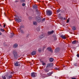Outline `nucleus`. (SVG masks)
<instances>
[{
    "label": "nucleus",
    "mask_w": 79,
    "mask_h": 79,
    "mask_svg": "<svg viewBox=\"0 0 79 79\" xmlns=\"http://www.w3.org/2000/svg\"><path fill=\"white\" fill-rule=\"evenodd\" d=\"M16 19H15V20L16 22L17 23H20L21 22V20L20 19V17L18 16V15H16L15 16Z\"/></svg>",
    "instance_id": "f257e3e1"
},
{
    "label": "nucleus",
    "mask_w": 79,
    "mask_h": 79,
    "mask_svg": "<svg viewBox=\"0 0 79 79\" xmlns=\"http://www.w3.org/2000/svg\"><path fill=\"white\" fill-rule=\"evenodd\" d=\"M13 53L15 58L17 59V58H18L19 57V56H18V53H17L16 52H15V51H13Z\"/></svg>",
    "instance_id": "f03ea898"
},
{
    "label": "nucleus",
    "mask_w": 79,
    "mask_h": 79,
    "mask_svg": "<svg viewBox=\"0 0 79 79\" xmlns=\"http://www.w3.org/2000/svg\"><path fill=\"white\" fill-rule=\"evenodd\" d=\"M35 20L38 23H40L41 21V18L39 16H37L35 18Z\"/></svg>",
    "instance_id": "7ed1b4c3"
},
{
    "label": "nucleus",
    "mask_w": 79,
    "mask_h": 79,
    "mask_svg": "<svg viewBox=\"0 0 79 79\" xmlns=\"http://www.w3.org/2000/svg\"><path fill=\"white\" fill-rule=\"evenodd\" d=\"M46 12L48 16H51V15H52V11L50 10H47Z\"/></svg>",
    "instance_id": "20e7f679"
},
{
    "label": "nucleus",
    "mask_w": 79,
    "mask_h": 79,
    "mask_svg": "<svg viewBox=\"0 0 79 79\" xmlns=\"http://www.w3.org/2000/svg\"><path fill=\"white\" fill-rule=\"evenodd\" d=\"M37 73H31V76L33 77H36V75Z\"/></svg>",
    "instance_id": "39448f33"
},
{
    "label": "nucleus",
    "mask_w": 79,
    "mask_h": 79,
    "mask_svg": "<svg viewBox=\"0 0 79 79\" xmlns=\"http://www.w3.org/2000/svg\"><path fill=\"white\" fill-rule=\"evenodd\" d=\"M53 66V64L52 63H49L47 65L46 68H49L51 67V66Z\"/></svg>",
    "instance_id": "423d86ee"
},
{
    "label": "nucleus",
    "mask_w": 79,
    "mask_h": 79,
    "mask_svg": "<svg viewBox=\"0 0 79 79\" xmlns=\"http://www.w3.org/2000/svg\"><path fill=\"white\" fill-rule=\"evenodd\" d=\"M15 66H18L20 65V63H19V62H15Z\"/></svg>",
    "instance_id": "0eeeda50"
},
{
    "label": "nucleus",
    "mask_w": 79,
    "mask_h": 79,
    "mask_svg": "<svg viewBox=\"0 0 79 79\" xmlns=\"http://www.w3.org/2000/svg\"><path fill=\"white\" fill-rule=\"evenodd\" d=\"M60 48H57L55 50V52L56 53H57V52H60Z\"/></svg>",
    "instance_id": "6e6552de"
},
{
    "label": "nucleus",
    "mask_w": 79,
    "mask_h": 79,
    "mask_svg": "<svg viewBox=\"0 0 79 79\" xmlns=\"http://www.w3.org/2000/svg\"><path fill=\"white\" fill-rule=\"evenodd\" d=\"M72 44H78V41L76 40L73 41L72 42Z\"/></svg>",
    "instance_id": "1a4fd4ad"
},
{
    "label": "nucleus",
    "mask_w": 79,
    "mask_h": 79,
    "mask_svg": "<svg viewBox=\"0 0 79 79\" xmlns=\"http://www.w3.org/2000/svg\"><path fill=\"white\" fill-rule=\"evenodd\" d=\"M48 50V51H49L50 52H51V53H53V50L52 49V48L51 47H49L47 48Z\"/></svg>",
    "instance_id": "9d476101"
},
{
    "label": "nucleus",
    "mask_w": 79,
    "mask_h": 79,
    "mask_svg": "<svg viewBox=\"0 0 79 79\" xmlns=\"http://www.w3.org/2000/svg\"><path fill=\"white\" fill-rule=\"evenodd\" d=\"M54 32V31H48V35H51V34H53Z\"/></svg>",
    "instance_id": "9b49d317"
},
{
    "label": "nucleus",
    "mask_w": 79,
    "mask_h": 79,
    "mask_svg": "<svg viewBox=\"0 0 79 79\" xmlns=\"http://www.w3.org/2000/svg\"><path fill=\"white\" fill-rule=\"evenodd\" d=\"M44 37H45V35H44V34H42L40 35V39H42V38H44Z\"/></svg>",
    "instance_id": "f8f14e48"
},
{
    "label": "nucleus",
    "mask_w": 79,
    "mask_h": 79,
    "mask_svg": "<svg viewBox=\"0 0 79 79\" xmlns=\"http://www.w3.org/2000/svg\"><path fill=\"white\" fill-rule=\"evenodd\" d=\"M36 54V51H33L31 52L32 55H35Z\"/></svg>",
    "instance_id": "ddd939ff"
},
{
    "label": "nucleus",
    "mask_w": 79,
    "mask_h": 79,
    "mask_svg": "<svg viewBox=\"0 0 79 79\" xmlns=\"http://www.w3.org/2000/svg\"><path fill=\"white\" fill-rule=\"evenodd\" d=\"M53 73V72H52L51 73H49L47 74V75L48 76H52V74Z\"/></svg>",
    "instance_id": "4468645a"
},
{
    "label": "nucleus",
    "mask_w": 79,
    "mask_h": 79,
    "mask_svg": "<svg viewBox=\"0 0 79 79\" xmlns=\"http://www.w3.org/2000/svg\"><path fill=\"white\" fill-rule=\"evenodd\" d=\"M17 47L18 44H15L13 46V48H16Z\"/></svg>",
    "instance_id": "2eb2a0df"
},
{
    "label": "nucleus",
    "mask_w": 79,
    "mask_h": 79,
    "mask_svg": "<svg viewBox=\"0 0 79 79\" xmlns=\"http://www.w3.org/2000/svg\"><path fill=\"white\" fill-rule=\"evenodd\" d=\"M61 37L64 39H66V37H65V35H62L61 36Z\"/></svg>",
    "instance_id": "dca6fc26"
},
{
    "label": "nucleus",
    "mask_w": 79,
    "mask_h": 79,
    "mask_svg": "<svg viewBox=\"0 0 79 79\" xmlns=\"http://www.w3.org/2000/svg\"><path fill=\"white\" fill-rule=\"evenodd\" d=\"M14 34L13 33H11V35L10 36V38H12V37H13V36L14 35Z\"/></svg>",
    "instance_id": "f3484780"
},
{
    "label": "nucleus",
    "mask_w": 79,
    "mask_h": 79,
    "mask_svg": "<svg viewBox=\"0 0 79 79\" xmlns=\"http://www.w3.org/2000/svg\"><path fill=\"white\" fill-rule=\"evenodd\" d=\"M49 60L51 62H52V61H53V58H50Z\"/></svg>",
    "instance_id": "a211bd4d"
},
{
    "label": "nucleus",
    "mask_w": 79,
    "mask_h": 79,
    "mask_svg": "<svg viewBox=\"0 0 79 79\" xmlns=\"http://www.w3.org/2000/svg\"><path fill=\"white\" fill-rule=\"evenodd\" d=\"M33 24L34 25H35V26H36V25L37 24V23L36 21H34L33 22Z\"/></svg>",
    "instance_id": "6ab92c4d"
},
{
    "label": "nucleus",
    "mask_w": 79,
    "mask_h": 79,
    "mask_svg": "<svg viewBox=\"0 0 79 79\" xmlns=\"http://www.w3.org/2000/svg\"><path fill=\"white\" fill-rule=\"evenodd\" d=\"M73 31H76V27H75V26H74L73 27Z\"/></svg>",
    "instance_id": "aec40b11"
},
{
    "label": "nucleus",
    "mask_w": 79,
    "mask_h": 79,
    "mask_svg": "<svg viewBox=\"0 0 79 79\" xmlns=\"http://www.w3.org/2000/svg\"><path fill=\"white\" fill-rule=\"evenodd\" d=\"M45 71L46 73H48V71H49V70L48 69H45Z\"/></svg>",
    "instance_id": "412c9836"
},
{
    "label": "nucleus",
    "mask_w": 79,
    "mask_h": 79,
    "mask_svg": "<svg viewBox=\"0 0 79 79\" xmlns=\"http://www.w3.org/2000/svg\"><path fill=\"white\" fill-rule=\"evenodd\" d=\"M33 7H34L35 8H37V5H35L33 6Z\"/></svg>",
    "instance_id": "4be33fe9"
},
{
    "label": "nucleus",
    "mask_w": 79,
    "mask_h": 79,
    "mask_svg": "<svg viewBox=\"0 0 79 79\" xmlns=\"http://www.w3.org/2000/svg\"><path fill=\"white\" fill-rule=\"evenodd\" d=\"M20 31L21 34H24V31H23V30H20Z\"/></svg>",
    "instance_id": "5701e85b"
},
{
    "label": "nucleus",
    "mask_w": 79,
    "mask_h": 79,
    "mask_svg": "<svg viewBox=\"0 0 79 79\" xmlns=\"http://www.w3.org/2000/svg\"><path fill=\"white\" fill-rule=\"evenodd\" d=\"M36 30L37 31H40V28H36Z\"/></svg>",
    "instance_id": "b1692460"
},
{
    "label": "nucleus",
    "mask_w": 79,
    "mask_h": 79,
    "mask_svg": "<svg viewBox=\"0 0 79 79\" xmlns=\"http://www.w3.org/2000/svg\"><path fill=\"white\" fill-rule=\"evenodd\" d=\"M0 30L1 31H2V32H4V30H3V29L2 28H1L0 29Z\"/></svg>",
    "instance_id": "393cba45"
},
{
    "label": "nucleus",
    "mask_w": 79,
    "mask_h": 79,
    "mask_svg": "<svg viewBox=\"0 0 79 79\" xmlns=\"http://www.w3.org/2000/svg\"><path fill=\"white\" fill-rule=\"evenodd\" d=\"M20 28H24V26L23 25L20 26Z\"/></svg>",
    "instance_id": "a878e982"
},
{
    "label": "nucleus",
    "mask_w": 79,
    "mask_h": 79,
    "mask_svg": "<svg viewBox=\"0 0 79 79\" xmlns=\"http://www.w3.org/2000/svg\"><path fill=\"white\" fill-rule=\"evenodd\" d=\"M2 77L3 78V79H6V77H5V76H2Z\"/></svg>",
    "instance_id": "bb28decb"
},
{
    "label": "nucleus",
    "mask_w": 79,
    "mask_h": 79,
    "mask_svg": "<svg viewBox=\"0 0 79 79\" xmlns=\"http://www.w3.org/2000/svg\"><path fill=\"white\" fill-rule=\"evenodd\" d=\"M11 77H12V76L11 75H10L8 77L9 79H11Z\"/></svg>",
    "instance_id": "cd10ccee"
},
{
    "label": "nucleus",
    "mask_w": 79,
    "mask_h": 79,
    "mask_svg": "<svg viewBox=\"0 0 79 79\" xmlns=\"http://www.w3.org/2000/svg\"><path fill=\"white\" fill-rule=\"evenodd\" d=\"M41 51L42 50H41V49H38V52H41Z\"/></svg>",
    "instance_id": "c85d7f7f"
},
{
    "label": "nucleus",
    "mask_w": 79,
    "mask_h": 79,
    "mask_svg": "<svg viewBox=\"0 0 79 79\" xmlns=\"http://www.w3.org/2000/svg\"><path fill=\"white\" fill-rule=\"evenodd\" d=\"M60 12V10H58L57 11V13H58Z\"/></svg>",
    "instance_id": "c756f323"
},
{
    "label": "nucleus",
    "mask_w": 79,
    "mask_h": 79,
    "mask_svg": "<svg viewBox=\"0 0 79 79\" xmlns=\"http://www.w3.org/2000/svg\"><path fill=\"white\" fill-rule=\"evenodd\" d=\"M69 18L67 20V23H69Z\"/></svg>",
    "instance_id": "7c9ffc66"
},
{
    "label": "nucleus",
    "mask_w": 79,
    "mask_h": 79,
    "mask_svg": "<svg viewBox=\"0 0 79 79\" xmlns=\"http://www.w3.org/2000/svg\"><path fill=\"white\" fill-rule=\"evenodd\" d=\"M25 4L24 3H22V5L23 6H25Z\"/></svg>",
    "instance_id": "2f4dec72"
},
{
    "label": "nucleus",
    "mask_w": 79,
    "mask_h": 79,
    "mask_svg": "<svg viewBox=\"0 0 79 79\" xmlns=\"http://www.w3.org/2000/svg\"><path fill=\"white\" fill-rule=\"evenodd\" d=\"M45 46H44L43 48V50H44V49H45Z\"/></svg>",
    "instance_id": "473e14b6"
},
{
    "label": "nucleus",
    "mask_w": 79,
    "mask_h": 79,
    "mask_svg": "<svg viewBox=\"0 0 79 79\" xmlns=\"http://www.w3.org/2000/svg\"><path fill=\"white\" fill-rule=\"evenodd\" d=\"M42 64L43 66H44V65L45 64V63L44 62H43Z\"/></svg>",
    "instance_id": "72a5a7b5"
},
{
    "label": "nucleus",
    "mask_w": 79,
    "mask_h": 79,
    "mask_svg": "<svg viewBox=\"0 0 79 79\" xmlns=\"http://www.w3.org/2000/svg\"><path fill=\"white\" fill-rule=\"evenodd\" d=\"M71 79H77V78H76L74 77H72Z\"/></svg>",
    "instance_id": "f704fd0d"
},
{
    "label": "nucleus",
    "mask_w": 79,
    "mask_h": 79,
    "mask_svg": "<svg viewBox=\"0 0 79 79\" xmlns=\"http://www.w3.org/2000/svg\"><path fill=\"white\" fill-rule=\"evenodd\" d=\"M55 70H58V69L57 68H55Z\"/></svg>",
    "instance_id": "c9c22d12"
},
{
    "label": "nucleus",
    "mask_w": 79,
    "mask_h": 79,
    "mask_svg": "<svg viewBox=\"0 0 79 79\" xmlns=\"http://www.w3.org/2000/svg\"><path fill=\"white\" fill-rule=\"evenodd\" d=\"M25 2V1H23V0H22V1H21V2H22V3H23V2Z\"/></svg>",
    "instance_id": "e433bc0d"
},
{
    "label": "nucleus",
    "mask_w": 79,
    "mask_h": 79,
    "mask_svg": "<svg viewBox=\"0 0 79 79\" xmlns=\"http://www.w3.org/2000/svg\"><path fill=\"white\" fill-rule=\"evenodd\" d=\"M77 57H79V54H77Z\"/></svg>",
    "instance_id": "4c0bfd02"
},
{
    "label": "nucleus",
    "mask_w": 79,
    "mask_h": 79,
    "mask_svg": "<svg viewBox=\"0 0 79 79\" xmlns=\"http://www.w3.org/2000/svg\"><path fill=\"white\" fill-rule=\"evenodd\" d=\"M45 19L44 18L42 19V21H45Z\"/></svg>",
    "instance_id": "58836bf2"
},
{
    "label": "nucleus",
    "mask_w": 79,
    "mask_h": 79,
    "mask_svg": "<svg viewBox=\"0 0 79 79\" xmlns=\"http://www.w3.org/2000/svg\"><path fill=\"white\" fill-rule=\"evenodd\" d=\"M2 34V33H1V32H0V35H1Z\"/></svg>",
    "instance_id": "ea45409f"
},
{
    "label": "nucleus",
    "mask_w": 79,
    "mask_h": 79,
    "mask_svg": "<svg viewBox=\"0 0 79 79\" xmlns=\"http://www.w3.org/2000/svg\"><path fill=\"white\" fill-rule=\"evenodd\" d=\"M64 20H65V19H66V18H64Z\"/></svg>",
    "instance_id": "a19ab883"
},
{
    "label": "nucleus",
    "mask_w": 79,
    "mask_h": 79,
    "mask_svg": "<svg viewBox=\"0 0 79 79\" xmlns=\"http://www.w3.org/2000/svg\"><path fill=\"white\" fill-rule=\"evenodd\" d=\"M5 27V24H4V27Z\"/></svg>",
    "instance_id": "79ce46f5"
},
{
    "label": "nucleus",
    "mask_w": 79,
    "mask_h": 79,
    "mask_svg": "<svg viewBox=\"0 0 79 79\" xmlns=\"http://www.w3.org/2000/svg\"><path fill=\"white\" fill-rule=\"evenodd\" d=\"M14 72H11V74H14Z\"/></svg>",
    "instance_id": "37998d69"
},
{
    "label": "nucleus",
    "mask_w": 79,
    "mask_h": 79,
    "mask_svg": "<svg viewBox=\"0 0 79 79\" xmlns=\"http://www.w3.org/2000/svg\"><path fill=\"white\" fill-rule=\"evenodd\" d=\"M59 15H61V14H59Z\"/></svg>",
    "instance_id": "c03bdc74"
},
{
    "label": "nucleus",
    "mask_w": 79,
    "mask_h": 79,
    "mask_svg": "<svg viewBox=\"0 0 79 79\" xmlns=\"http://www.w3.org/2000/svg\"><path fill=\"white\" fill-rule=\"evenodd\" d=\"M38 2H40V1H38Z\"/></svg>",
    "instance_id": "a18cd8bd"
},
{
    "label": "nucleus",
    "mask_w": 79,
    "mask_h": 79,
    "mask_svg": "<svg viewBox=\"0 0 79 79\" xmlns=\"http://www.w3.org/2000/svg\"><path fill=\"white\" fill-rule=\"evenodd\" d=\"M15 2H18V1H16Z\"/></svg>",
    "instance_id": "49530a36"
},
{
    "label": "nucleus",
    "mask_w": 79,
    "mask_h": 79,
    "mask_svg": "<svg viewBox=\"0 0 79 79\" xmlns=\"http://www.w3.org/2000/svg\"><path fill=\"white\" fill-rule=\"evenodd\" d=\"M27 37H28V36H27Z\"/></svg>",
    "instance_id": "de8ad7c7"
},
{
    "label": "nucleus",
    "mask_w": 79,
    "mask_h": 79,
    "mask_svg": "<svg viewBox=\"0 0 79 79\" xmlns=\"http://www.w3.org/2000/svg\"><path fill=\"white\" fill-rule=\"evenodd\" d=\"M0 26H1V25H0Z\"/></svg>",
    "instance_id": "09e8293b"
},
{
    "label": "nucleus",
    "mask_w": 79,
    "mask_h": 79,
    "mask_svg": "<svg viewBox=\"0 0 79 79\" xmlns=\"http://www.w3.org/2000/svg\"><path fill=\"white\" fill-rule=\"evenodd\" d=\"M78 47H79V45L78 46Z\"/></svg>",
    "instance_id": "8fccbe9b"
}]
</instances>
